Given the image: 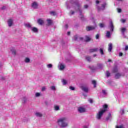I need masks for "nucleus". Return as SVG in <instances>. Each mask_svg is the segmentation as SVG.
Returning <instances> with one entry per match:
<instances>
[{"label":"nucleus","mask_w":128,"mask_h":128,"mask_svg":"<svg viewBox=\"0 0 128 128\" xmlns=\"http://www.w3.org/2000/svg\"><path fill=\"white\" fill-rule=\"evenodd\" d=\"M24 62H26V64H28L30 62V59L28 58H26L24 60Z\"/></svg>","instance_id":"obj_26"},{"label":"nucleus","mask_w":128,"mask_h":128,"mask_svg":"<svg viewBox=\"0 0 128 128\" xmlns=\"http://www.w3.org/2000/svg\"><path fill=\"white\" fill-rule=\"evenodd\" d=\"M128 50V46H125L124 50Z\"/></svg>","instance_id":"obj_58"},{"label":"nucleus","mask_w":128,"mask_h":128,"mask_svg":"<svg viewBox=\"0 0 128 128\" xmlns=\"http://www.w3.org/2000/svg\"><path fill=\"white\" fill-rule=\"evenodd\" d=\"M98 48H91L90 49L89 52H98Z\"/></svg>","instance_id":"obj_15"},{"label":"nucleus","mask_w":128,"mask_h":128,"mask_svg":"<svg viewBox=\"0 0 128 128\" xmlns=\"http://www.w3.org/2000/svg\"><path fill=\"white\" fill-rule=\"evenodd\" d=\"M106 78H109V76H110V73L108 71L106 72Z\"/></svg>","instance_id":"obj_34"},{"label":"nucleus","mask_w":128,"mask_h":128,"mask_svg":"<svg viewBox=\"0 0 128 128\" xmlns=\"http://www.w3.org/2000/svg\"><path fill=\"white\" fill-rule=\"evenodd\" d=\"M88 68H90V70H92V72H94V70H98V68L94 66H88Z\"/></svg>","instance_id":"obj_16"},{"label":"nucleus","mask_w":128,"mask_h":128,"mask_svg":"<svg viewBox=\"0 0 128 128\" xmlns=\"http://www.w3.org/2000/svg\"><path fill=\"white\" fill-rule=\"evenodd\" d=\"M122 52H120L119 53V56H122Z\"/></svg>","instance_id":"obj_59"},{"label":"nucleus","mask_w":128,"mask_h":128,"mask_svg":"<svg viewBox=\"0 0 128 128\" xmlns=\"http://www.w3.org/2000/svg\"><path fill=\"white\" fill-rule=\"evenodd\" d=\"M96 28V25L95 26H86V30L87 32H90V30H94Z\"/></svg>","instance_id":"obj_5"},{"label":"nucleus","mask_w":128,"mask_h":128,"mask_svg":"<svg viewBox=\"0 0 128 128\" xmlns=\"http://www.w3.org/2000/svg\"><path fill=\"white\" fill-rule=\"evenodd\" d=\"M78 39L80 40H84V38H82V37H78Z\"/></svg>","instance_id":"obj_53"},{"label":"nucleus","mask_w":128,"mask_h":128,"mask_svg":"<svg viewBox=\"0 0 128 128\" xmlns=\"http://www.w3.org/2000/svg\"><path fill=\"white\" fill-rule=\"evenodd\" d=\"M74 14V11H72V10H70V14H69V15L70 16H72V15Z\"/></svg>","instance_id":"obj_36"},{"label":"nucleus","mask_w":128,"mask_h":128,"mask_svg":"<svg viewBox=\"0 0 128 128\" xmlns=\"http://www.w3.org/2000/svg\"><path fill=\"white\" fill-rule=\"evenodd\" d=\"M78 112L80 114H82V112H86V108L84 107H79L78 108Z\"/></svg>","instance_id":"obj_9"},{"label":"nucleus","mask_w":128,"mask_h":128,"mask_svg":"<svg viewBox=\"0 0 128 128\" xmlns=\"http://www.w3.org/2000/svg\"><path fill=\"white\" fill-rule=\"evenodd\" d=\"M121 22H122L124 24V22H126V20L125 19H122Z\"/></svg>","instance_id":"obj_52"},{"label":"nucleus","mask_w":128,"mask_h":128,"mask_svg":"<svg viewBox=\"0 0 128 128\" xmlns=\"http://www.w3.org/2000/svg\"><path fill=\"white\" fill-rule=\"evenodd\" d=\"M92 84H94V88H96V80H92Z\"/></svg>","instance_id":"obj_27"},{"label":"nucleus","mask_w":128,"mask_h":128,"mask_svg":"<svg viewBox=\"0 0 128 128\" xmlns=\"http://www.w3.org/2000/svg\"><path fill=\"white\" fill-rule=\"evenodd\" d=\"M96 4H100V1L96 0Z\"/></svg>","instance_id":"obj_60"},{"label":"nucleus","mask_w":128,"mask_h":128,"mask_svg":"<svg viewBox=\"0 0 128 128\" xmlns=\"http://www.w3.org/2000/svg\"><path fill=\"white\" fill-rule=\"evenodd\" d=\"M100 52L102 56H104V49L102 48H100Z\"/></svg>","instance_id":"obj_31"},{"label":"nucleus","mask_w":128,"mask_h":128,"mask_svg":"<svg viewBox=\"0 0 128 128\" xmlns=\"http://www.w3.org/2000/svg\"><path fill=\"white\" fill-rule=\"evenodd\" d=\"M62 82L63 84H64V85L66 84L67 82H66V80L63 79L62 80Z\"/></svg>","instance_id":"obj_42"},{"label":"nucleus","mask_w":128,"mask_h":128,"mask_svg":"<svg viewBox=\"0 0 128 128\" xmlns=\"http://www.w3.org/2000/svg\"><path fill=\"white\" fill-rule=\"evenodd\" d=\"M67 34H68V36H70V32H67Z\"/></svg>","instance_id":"obj_61"},{"label":"nucleus","mask_w":128,"mask_h":128,"mask_svg":"<svg viewBox=\"0 0 128 128\" xmlns=\"http://www.w3.org/2000/svg\"><path fill=\"white\" fill-rule=\"evenodd\" d=\"M13 23H14V20H12V19H9L8 21V26L10 27L12 26Z\"/></svg>","instance_id":"obj_12"},{"label":"nucleus","mask_w":128,"mask_h":128,"mask_svg":"<svg viewBox=\"0 0 128 128\" xmlns=\"http://www.w3.org/2000/svg\"><path fill=\"white\" fill-rule=\"evenodd\" d=\"M108 4L106 2H104L102 4V8H100L98 4L96 5V8L98 12H100V10H106V6Z\"/></svg>","instance_id":"obj_4"},{"label":"nucleus","mask_w":128,"mask_h":128,"mask_svg":"<svg viewBox=\"0 0 128 128\" xmlns=\"http://www.w3.org/2000/svg\"><path fill=\"white\" fill-rule=\"evenodd\" d=\"M88 102H90V104H92V102H94V101H93L92 99V98L88 99Z\"/></svg>","instance_id":"obj_47"},{"label":"nucleus","mask_w":128,"mask_h":128,"mask_svg":"<svg viewBox=\"0 0 128 128\" xmlns=\"http://www.w3.org/2000/svg\"><path fill=\"white\" fill-rule=\"evenodd\" d=\"M1 78L2 80H6V78L4 77H2Z\"/></svg>","instance_id":"obj_62"},{"label":"nucleus","mask_w":128,"mask_h":128,"mask_svg":"<svg viewBox=\"0 0 128 128\" xmlns=\"http://www.w3.org/2000/svg\"><path fill=\"white\" fill-rule=\"evenodd\" d=\"M122 76V74H120V73H117L115 74V78L116 80L120 78Z\"/></svg>","instance_id":"obj_22"},{"label":"nucleus","mask_w":128,"mask_h":128,"mask_svg":"<svg viewBox=\"0 0 128 128\" xmlns=\"http://www.w3.org/2000/svg\"><path fill=\"white\" fill-rule=\"evenodd\" d=\"M31 30L34 32H38V29L36 27H32V28H31Z\"/></svg>","instance_id":"obj_17"},{"label":"nucleus","mask_w":128,"mask_h":128,"mask_svg":"<svg viewBox=\"0 0 128 128\" xmlns=\"http://www.w3.org/2000/svg\"><path fill=\"white\" fill-rule=\"evenodd\" d=\"M12 52V54H14V56H16V51L15 49L14 48H12L10 50Z\"/></svg>","instance_id":"obj_25"},{"label":"nucleus","mask_w":128,"mask_h":128,"mask_svg":"<svg viewBox=\"0 0 128 128\" xmlns=\"http://www.w3.org/2000/svg\"><path fill=\"white\" fill-rule=\"evenodd\" d=\"M112 120V114L109 113L108 116L106 118V120Z\"/></svg>","instance_id":"obj_21"},{"label":"nucleus","mask_w":128,"mask_h":128,"mask_svg":"<svg viewBox=\"0 0 128 128\" xmlns=\"http://www.w3.org/2000/svg\"><path fill=\"white\" fill-rule=\"evenodd\" d=\"M22 102L23 104H26V98L25 97H24L23 98Z\"/></svg>","instance_id":"obj_44"},{"label":"nucleus","mask_w":128,"mask_h":128,"mask_svg":"<svg viewBox=\"0 0 128 128\" xmlns=\"http://www.w3.org/2000/svg\"><path fill=\"white\" fill-rule=\"evenodd\" d=\"M48 26H52V20L50 19L47 20Z\"/></svg>","instance_id":"obj_20"},{"label":"nucleus","mask_w":128,"mask_h":128,"mask_svg":"<svg viewBox=\"0 0 128 128\" xmlns=\"http://www.w3.org/2000/svg\"><path fill=\"white\" fill-rule=\"evenodd\" d=\"M6 6H3L1 8V9H2V10H6Z\"/></svg>","instance_id":"obj_55"},{"label":"nucleus","mask_w":128,"mask_h":128,"mask_svg":"<svg viewBox=\"0 0 128 128\" xmlns=\"http://www.w3.org/2000/svg\"><path fill=\"white\" fill-rule=\"evenodd\" d=\"M99 26L101 28H104V24L102 23H100Z\"/></svg>","instance_id":"obj_37"},{"label":"nucleus","mask_w":128,"mask_h":128,"mask_svg":"<svg viewBox=\"0 0 128 128\" xmlns=\"http://www.w3.org/2000/svg\"><path fill=\"white\" fill-rule=\"evenodd\" d=\"M84 8H88V4L84 5Z\"/></svg>","instance_id":"obj_54"},{"label":"nucleus","mask_w":128,"mask_h":128,"mask_svg":"<svg viewBox=\"0 0 128 128\" xmlns=\"http://www.w3.org/2000/svg\"><path fill=\"white\" fill-rule=\"evenodd\" d=\"M68 120L66 117H62L58 120L57 124L60 128H64L68 126V123L67 122Z\"/></svg>","instance_id":"obj_2"},{"label":"nucleus","mask_w":128,"mask_h":128,"mask_svg":"<svg viewBox=\"0 0 128 128\" xmlns=\"http://www.w3.org/2000/svg\"><path fill=\"white\" fill-rule=\"evenodd\" d=\"M44 90H46V87L42 88V92H44Z\"/></svg>","instance_id":"obj_56"},{"label":"nucleus","mask_w":128,"mask_h":128,"mask_svg":"<svg viewBox=\"0 0 128 128\" xmlns=\"http://www.w3.org/2000/svg\"><path fill=\"white\" fill-rule=\"evenodd\" d=\"M112 82L111 80H109L107 84H108L110 86L112 84Z\"/></svg>","instance_id":"obj_51"},{"label":"nucleus","mask_w":128,"mask_h":128,"mask_svg":"<svg viewBox=\"0 0 128 128\" xmlns=\"http://www.w3.org/2000/svg\"><path fill=\"white\" fill-rule=\"evenodd\" d=\"M50 14H51L52 16H56V13L54 11H52L50 12Z\"/></svg>","instance_id":"obj_32"},{"label":"nucleus","mask_w":128,"mask_h":128,"mask_svg":"<svg viewBox=\"0 0 128 128\" xmlns=\"http://www.w3.org/2000/svg\"><path fill=\"white\" fill-rule=\"evenodd\" d=\"M64 28H65L68 29V24H66L64 26Z\"/></svg>","instance_id":"obj_57"},{"label":"nucleus","mask_w":128,"mask_h":128,"mask_svg":"<svg viewBox=\"0 0 128 128\" xmlns=\"http://www.w3.org/2000/svg\"><path fill=\"white\" fill-rule=\"evenodd\" d=\"M54 108L55 110H60V106H55Z\"/></svg>","instance_id":"obj_35"},{"label":"nucleus","mask_w":128,"mask_h":128,"mask_svg":"<svg viewBox=\"0 0 128 128\" xmlns=\"http://www.w3.org/2000/svg\"><path fill=\"white\" fill-rule=\"evenodd\" d=\"M112 62V60H111L110 59H108V62Z\"/></svg>","instance_id":"obj_64"},{"label":"nucleus","mask_w":128,"mask_h":128,"mask_svg":"<svg viewBox=\"0 0 128 128\" xmlns=\"http://www.w3.org/2000/svg\"><path fill=\"white\" fill-rule=\"evenodd\" d=\"M36 116L38 117V118H42V113L38 112H36L35 114Z\"/></svg>","instance_id":"obj_23"},{"label":"nucleus","mask_w":128,"mask_h":128,"mask_svg":"<svg viewBox=\"0 0 128 128\" xmlns=\"http://www.w3.org/2000/svg\"><path fill=\"white\" fill-rule=\"evenodd\" d=\"M112 44L110 43L108 44V51L110 52H112Z\"/></svg>","instance_id":"obj_19"},{"label":"nucleus","mask_w":128,"mask_h":128,"mask_svg":"<svg viewBox=\"0 0 128 128\" xmlns=\"http://www.w3.org/2000/svg\"><path fill=\"white\" fill-rule=\"evenodd\" d=\"M37 22L40 26H42L44 24V22L42 18H39Z\"/></svg>","instance_id":"obj_11"},{"label":"nucleus","mask_w":128,"mask_h":128,"mask_svg":"<svg viewBox=\"0 0 128 128\" xmlns=\"http://www.w3.org/2000/svg\"><path fill=\"white\" fill-rule=\"evenodd\" d=\"M81 90H83L84 92L88 93V88L86 86H80Z\"/></svg>","instance_id":"obj_8"},{"label":"nucleus","mask_w":128,"mask_h":128,"mask_svg":"<svg viewBox=\"0 0 128 128\" xmlns=\"http://www.w3.org/2000/svg\"><path fill=\"white\" fill-rule=\"evenodd\" d=\"M97 67L98 68H99V70H102L104 67V66L103 65V64H102L98 63L97 64Z\"/></svg>","instance_id":"obj_13"},{"label":"nucleus","mask_w":128,"mask_h":128,"mask_svg":"<svg viewBox=\"0 0 128 128\" xmlns=\"http://www.w3.org/2000/svg\"><path fill=\"white\" fill-rule=\"evenodd\" d=\"M78 35L74 36L73 38L74 40H75V41L78 40Z\"/></svg>","instance_id":"obj_29"},{"label":"nucleus","mask_w":128,"mask_h":128,"mask_svg":"<svg viewBox=\"0 0 128 128\" xmlns=\"http://www.w3.org/2000/svg\"><path fill=\"white\" fill-rule=\"evenodd\" d=\"M116 128H124L122 125L120 126H116Z\"/></svg>","instance_id":"obj_49"},{"label":"nucleus","mask_w":128,"mask_h":128,"mask_svg":"<svg viewBox=\"0 0 128 128\" xmlns=\"http://www.w3.org/2000/svg\"><path fill=\"white\" fill-rule=\"evenodd\" d=\"M24 26L26 28H32V25L30 24H24Z\"/></svg>","instance_id":"obj_24"},{"label":"nucleus","mask_w":128,"mask_h":128,"mask_svg":"<svg viewBox=\"0 0 128 128\" xmlns=\"http://www.w3.org/2000/svg\"><path fill=\"white\" fill-rule=\"evenodd\" d=\"M86 60L88 62H92V57L90 56H86Z\"/></svg>","instance_id":"obj_18"},{"label":"nucleus","mask_w":128,"mask_h":128,"mask_svg":"<svg viewBox=\"0 0 128 128\" xmlns=\"http://www.w3.org/2000/svg\"><path fill=\"white\" fill-rule=\"evenodd\" d=\"M70 90H76V88L72 86H70L69 87Z\"/></svg>","instance_id":"obj_41"},{"label":"nucleus","mask_w":128,"mask_h":128,"mask_svg":"<svg viewBox=\"0 0 128 128\" xmlns=\"http://www.w3.org/2000/svg\"><path fill=\"white\" fill-rule=\"evenodd\" d=\"M106 36L107 38H110V31H107L106 34Z\"/></svg>","instance_id":"obj_30"},{"label":"nucleus","mask_w":128,"mask_h":128,"mask_svg":"<svg viewBox=\"0 0 128 128\" xmlns=\"http://www.w3.org/2000/svg\"><path fill=\"white\" fill-rule=\"evenodd\" d=\"M108 28H110V32H114V23H112V21L110 20V22L109 26H108Z\"/></svg>","instance_id":"obj_6"},{"label":"nucleus","mask_w":128,"mask_h":128,"mask_svg":"<svg viewBox=\"0 0 128 128\" xmlns=\"http://www.w3.org/2000/svg\"><path fill=\"white\" fill-rule=\"evenodd\" d=\"M40 96V94L39 92H36L35 94V96H36V98H38V96Z\"/></svg>","instance_id":"obj_43"},{"label":"nucleus","mask_w":128,"mask_h":128,"mask_svg":"<svg viewBox=\"0 0 128 128\" xmlns=\"http://www.w3.org/2000/svg\"><path fill=\"white\" fill-rule=\"evenodd\" d=\"M96 54H94L93 55L94 58H96Z\"/></svg>","instance_id":"obj_63"},{"label":"nucleus","mask_w":128,"mask_h":128,"mask_svg":"<svg viewBox=\"0 0 128 128\" xmlns=\"http://www.w3.org/2000/svg\"><path fill=\"white\" fill-rule=\"evenodd\" d=\"M69 2L72 4H76V7H75L74 10H78L80 12V18L82 22L86 20V18L82 14V10L80 9L81 6L80 5V3H78V0H69Z\"/></svg>","instance_id":"obj_1"},{"label":"nucleus","mask_w":128,"mask_h":128,"mask_svg":"<svg viewBox=\"0 0 128 128\" xmlns=\"http://www.w3.org/2000/svg\"><path fill=\"white\" fill-rule=\"evenodd\" d=\"M32 7L33 8L36 9L38 7V4L34 2L32 3Z\"/></svg>","instance_id":"obj_10"},{"label":"nucleus","mask_w":128,"mask_h":128,"mask_svg":"<svg viewBox=\"0 0 128 128\" xmlns=\"http://www.w3.org/2000/svg\"><path fill=\"white\" fill-rule=\"evenodd\" d=\"M102 93L103 94H104V96H106V90H102Z\"/></svg>","instance_id":"obj_45"},{"label":"nucleus","mask_w":128,"mask_h":128,"mask_svg":"<svg viewBox=\"0 0 128 128\" xmlns=\"http://www.w3.org/2000/svg\"><path fill=\"white\" fill-rule=\"evenodd\" d=\"M126 28H121L120 32H122V34L124 38H126V34H124V32H126Z\"/></svg>","instance_id":"obj_7"},{"label":"nucleus","mask_w":128,"mask_h":128,"mask_svg":"<svg viewBox=\"0 0 128 128\" xmlns=\"http://www.w3.org/2000/svg\"><path fill=\"white\" fill-rule=\"evenodd\" d=\"M68 2H66V8H68V10H70V6L68 5Z\"/></svg>","instance_id":"obj_39"},{"label":"nucleus","mask_w":128,"mask_h":128,"mask_svg":"<svg viewBox=\"0 0 128 128\" xmlns=\"http://www.w3.org/2000/svg\"><path fill=\"white\" fill-rule=\"evenodd\" d=\"M90 38L88 36H86V42H90Z\"/></svg>","instance_id":"obj_46"},{"label":"nucleus","mask_w":128,"mask_h":128,"mask_svg":"<svg viewBox=\"0 0 128 128\" xmlns=\"http://www.w3.org/2000/svg\"><path fill=\"white\" fill-rule=\"evenodd\" d=\"M120 114H124V109H121L120 112Z\"/></svg>","instance_id":"obj_33"},{"label":"nucleus","mask_w":128,"mask_h":128,"mask_svg":"<svg viewBox=\"0 0 128 128\" xmlns=\"http://www.w3.org/2000/svg\"><path fill=\"white\" fill-rule=\"evenodd\" d=\"M50 90H56V86H52L50 87Z\"/></svg>","instance_id":"obj_38"},{"label":"nucleus","mask_w":128,"mask_h":128,"mask_svg":"<svg viewBox=\"0 0 128 128\" xmlns=\"http://www.w3.org/2000/svg\"><path fill=\"white\" fill-rule=\"evenodd\" d=\"M112 72H114V73L118 72V67H116V66L114 67V68H113Z\"/></svg>","instance_id":"obj_28"},{"label":"nucleus","mask_w":128,"mask_h":128,"mask_svg":"<svg viewBox=\"0 0 128 128\" xmlns=\"http://www.w3.org/2000/svg\"><path fill=\"white\" fill-rule=\"evenodd\" d=\"M47 68H52V64H47Z\"/></svg>","instance_id":"obj_40"},{"label":"nucleus","mask_w":128,"mask_h":128,"mask_svg":"<svg viewBox=\"0 0 128 128\" xmlns=\"http://www.w3.org/2000/svg\"><path fill=\"white\" fill-rule=\"evenodd\" d=\"M117 10H118V12H119V13L122 12V9L121 8H118Z\"/></svg>","instance_id":"obj_50"},{"label":"nucleus","mask_w":128,"mask_h":128,"mask_svg":"<svg viewBox=\"0 0 128 128\" xmlns=\"http://www.w3.org/2000/svg\"><path fill=\"white\" fill-rule=\"evenodd\" d=\"M96 40H98V38H100V34H96Z\"/></svg>","instance_id":"obj_48"},{"label":"nucleus","mask_w":128,"mask_h":128,"mask_svg":"<svg viewBox=\"0 0 128 128\" xmlns=\"http://www.w3.org/2000/svg\"><path fill=\"white\" fill-rule=\"evenodd\" d=\"M104 109H101L98 112L96 115L97 120H100L102 118V114H104V112H106V109L108 108V105L105 104L103 106Z\"/></svg>","instance_id":"obj_3"},{"label":"nucleus","mask_w":128,"mask_h":128,"mask_svg":"<svg viewBox=\"0 0 128 128\" xmlns=\"http://www.w3.org/2000/svg\"><path fill=\"white\" fill-rule=\"evenodd\" d=\"M65 68H66V66L64 65V64L60 63V64L59 65V69L60 70H64Z\"/></svg>","instance_id":"obj_14"}]
</instances>
